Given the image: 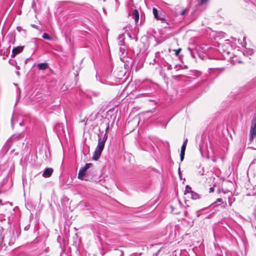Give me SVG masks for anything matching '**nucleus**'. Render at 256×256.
<instances>
[{
	"mask_svg": "<svg viewBox=\"0 0 256 256\" xmlns=\"http://www.w3.org/2000/svg\"><path fill=\"white\" fill-rule=\"evenodd\" d=\"M218 51L222 54L225 58H232L231 50H232V45L230 40H225L224 42H220L218 46Z\"/></svg>",
	"mask_w": 256,
	"mask_h": 256,
	"instance_id": "obj_1",
	"label": "nucleus"
},
{
	"mask_svg": "<svg viewBox=\"0 0 256 256\" xmlns=\"http://www.w3.org/2000/svg\"><path fill=\"white\" fill-rule=\"evenodd\" d=\"M106 140V134L103 136L102 138L98 140V146L95 149L94 152L93 154L92 159L94 160H98L100 158L101 154L104 150L105 142Z\"/></svg>",
	"mask_w": 256,
	"mask_h": 256,
	"instance_id": "obj_2",
	"label": "nucleus"
},
{
	"mask_svg": "<svg viewBox=\"0 0 256 256\" xmlns=\"http://www.w3.org/2000/svg\"><path fill=\"white\" fill-rule=\"evenodd\" d=\"M255 138H256V114L254 116L251 122L249 140L252 142Z\"/></svg>",
	"mask_w": 256,
	"mask_h": 256,
	"instance_id": "obj_3",
	"label": "nucleus"
},
{
	"mask_svg": "<svg viewBox=\"0 0 256 256\" xmlns=\"http://www.w3.org/2000/svg\"><path fill=\"white\" fill-rule=\"evenodd\" d=\"M124 34H120L118 36V44L120 46V50L123 53L125 51V47L124 46Z\"/></svg>",
	"mask_w": 256,
	"mask_h": 256,
	"instance_id": "obj_4",
	"label": "nucleus"
},
{
	"mask_svg": "<svg viewBox=\"0 0 256 256\" xmlns=\"http://www.w3.org/2000/svg\"><path fill=\"white\" fill-rule=\"evenodd\" d=\"M53 171L54 170L52 168H47L44 171L42 176L44 178H49L52 176Z\"/></svg>",
	"mask_w": 256,
	"mask_h": 256,
	"instance_id": "obj_5",
	"label": "nucleus"
},
{
	"mask_svg": "<svg viewBox=\"0 0 256 256\" xmlns=\"http://www.w3.org/2000/svg\"><path fill=\"white\" fill-rule=\"evenodd\" d=\"M24 46H17L13 48L12 50V57H14L17 54L22 52Z\"/></svg>",
	"mask_w": 256,
	"mask_h": 256,
	"instance_id": "obj_6",
	"label": "nucleus"
},
{
	"mask_svg": "<svg viewBox=\"0 0 256 256\" xmlns=\"http://www.w3.org/2000/svg\"><path fill=\"white\" fill-rule=\"evenodd\" d=\"M132 17L136 23H138L139 20V12L138 10H134L132 12Z\"/></svg>",
	"mask_w": 256,
	"mask_h": 256,
	"instance_id": "obj_7",
	"label": "nucleus"
},
{
	"mask_svg": "<svg viewBox=\"0 0 256 256\" xmlns=\"http://www.w3.org/2000/svg\"><path fill=\"white\" fill-rule=\"evenodd\" d=\"M186 146H184V145L182 144L181 147L180 154V158L181 162L183 161V160L184 159Z\"/></svg>",
	"mask_w": 256,
	"mask_h": 256,
	"instance_id": "obj_8",
	"label": "nucleus"
},
{
	"mask_svg": "<svg viewBox=\"0 0 256 256\" xmlns=\"http://www.w3.org/2000/svg\"><path fill=\"white\" fill-rule=\"evenodd\" d=\"M152 11H153V14L154 15V18L157 19V20H164V18H160L158 16V10H156V8H153L152 9Z\"/></svg>",
	"mask_w": 256,
	"mask_h": 256,
	"instance_id": "obj_9",
	"label": "nucleus"
},
{
	"mask_svg": "<svg viewBox=\"0 0 256 256\" xmlns=\"http://www.w3.org/2000/svg\"><path fill=\"white\" fill-rule=\"evenodd\" d=\"M86 174V171L81 168L78 172V178L79 179L82 180Z\"/></svg>",
	"mask_w": 256,
	"mask_h": 256,
	"instance_id": "obj_10",
	"label": "nucleus"
},
{
	"mask_svg": "<svg viewBox=\"0 0 256 256\" xmlns=\"http://www.w3.org/2000/svg\"><path fill=\"white\" fill-rule=\"evenodd\" d=\"M48 66L47 63H41L38 64V68L40 70H46Z\"/></svg>",
	"mask_w": 256,
	"mask_h": 256,
	"instance_id": "obj_11",
	"label": "nucleus"
},
{
	"mask_svg": "<svg viewBox=\"0 0 256 256\" xmlns=\"http://www.w3.org/2000/svg\"><path fill=\"white\" fill-rule=\"evenodd\" d=\"M20 135L14 134L7 141L6 144L10 145V142L14 140L19 138Z\"/></svg>",
	"mask_w": 256,
	"mask_h": 256,
	"instance_id": "obj_12",
	"label": "nucleus"
},
{
	"mask_svg": "<svg viewBox=\"0 0 256 256\" xmlns=\"http://www.w3.org/2000/svg\"><path fill=\"white\" fill-rule=\"evenodd\" d=\"M190 194H191V198L193 200H198L200 198V195L198 193H196L194 191H192L191 192Z\"/></svg>",
	"mask_w": 256,
	"mask_h": 256,
	"instance_id": "obj_13",
	"label": "nucleus"
},
{
	"mask_svg": "<svg viewBox=\"0 0 256 256\" xmlns=\"http://www.w3.org/2000/svg\"><path fill=\"white\" fill-rule=\"evenodd\" d=\"M192 191V190L191 187H190L188 185H186L185 188L184 194H189V193L190 194Z\"/></svg>",
	"mask_w": 256,
	"mask_h": 256,
	"instance_id": "obj_14",
	"label": "nucleus"
},
{
	"mask_svg": "<svg viewBox=\"0 0 256 256\" xmlns=\"http://www.w3.org/2000/svg\"><path fill=\"white\" fill-rule=\"evenodd\" d=\"M9 54V52H8V50H1L0 51V54L1 55H4V56H6L4 58V59H6V57L8 56V54Z\"/></svg>",
	"mask_w": 256,
	"mask_h": 256,
	"instance_id": "obj_15",
	"label": "nucleus"
},
{
	"mask_svg": "<svg viewBox=\"0 0 256 256\" xmlns=\"http://www.w3.org/2000/svg\"><path fill=\"white\" fill-rule=\"evenodd\" d=\"M44 250H40L38 251H36V250H34V254H38V256H45L44 254L43 253Z\"/></svg>",
	"mask_w": 256,
	"mask_h": 256,
	"instance_id": "obj_16",
	"label": "nucleus"
},
{
	"mask_svg": "<svg viewBox=\"0 0 256 256\" xmlns=\"http://www.w3.org/2000/svg\"><path fill=\"white\" fill-rule=\"evenodd\" d=\"M17 121V118L16 116H13L12 118V120H11V122H12V126L13 127L14 123Z\"/></svg>",
	"mask_w": 256,
	"mask_h": 256,
	"instance_id": "obj_17",
	"label": "nucleus"
},
{
	"mask_svg": "<svg viewBox=\"0 0 256 256\" xmlns=\"http://www.w3.org/2000/svg\"><path fill=\"white\" fill-rule=\"evenodd\" d=\"M42 38L44 39L48 40H51L52 38L46 33H44L42 34Z\"/></svg>",
	"mask_w": 256,
	"mask_h": 256,
	"instance_id": "obj_18",
	"label": "nucleus"
},
{
	"mask_svg": "<svg viewBox=\"0 0 256 256\" xmlns=\"http://www.w3.org/2000/svg\"><path fill=\"white\" fill-rule=\"evenodd\" d=\"M92 166V164L90 163L86 164L84 166L82 167V168L86 171L90 166Z\"/></svg>",
	"mask_w": 256,
	"mask_h": 256,
	"instance_id": "obj_19",
	"label": "nucleus"
},
{
	"mask_svg": "<svg viewBox=\"0 0 256 256\" xmlns=\"http://www.w3.org/2000/svg\"><path fill=\"white\" fill-rule=\"evenodd\" d=\"M181 50H182V49L180 48H179L178 49L176 50H174L175 55L176 56H178Z\"/></svg>",
	"mask_w": 256,
	"mask_h": 256,
	"instance_id": "obj_20",
	"label": "nucleus"
},
{
	"mask_svg": "<svg viewBox=\"0 0 256 256\" xmlns=\"http://www.w3.org/2000/svg\"><path fill=\"white\" fill-rule=\"evenodd\" d=\"M9 63L10 64H11L12 66H14L15 64V63H16V62L14 60H9Z\"/></svg>",
	"mask_w": 256,
	"mask_h": 256,
	"instance_id": "obj_21",
	"label": "nucleus"
},
{
	"mask_svg": "<svg viewBox=\"0 0 256 256\" xmlns=\"http://www.w3.org/2000/svg\"><path fill=\"white\" fill-rule=\"evenodd\" d=\"M26 206L28 209H30L32 208L31 204L29 203H27L26 204Z\"/></svg>",
	"mask_w": 256,
	"mask_h": 256,
	"instance_id": "obj_22",
	"label": "nucleus"
},
{
	"mask_svg": "<svg viewBox=\"0 0 256 256\" xmlns=\"http://www.w3.org/2000/svg\"><path fill=\"white\" fill-rule=\"evenodd\" d=\"M208 0H200V4L202 5L208 2Z\"/></svg>",
	"mask_w": 256,
	"mask_h": 256,
	"instance_id": "obj_23",
	"label": "nucleus"
},
{
	"mask_svg": "<svg viewBox=\"0 0 256 256\" xmlns=\"http://www.w3.org/2000/svg\"><path fill=\"white\" fill-rule=\"evenodd\" d=\"M222 202V203H223V200H222V198H218L216 201V202Z\"/></svg>",
	"mask_w": 256,
	"mask_h": 256,
	"instance_id": "obj_24",
	"label": "nucleus"
},
{
	"mask_svg": "<svg viewBox=\"0 0 256 256\" xmlns=\"http://www.w3.org/2000/svg\"><path fill=\"white\" fill-rule=\"evenodd\" d=\"M186 11V9H184V10H182V12H180V14L181 16H184L185 14Z\"/></svg>",
	"mask_w": 256,
	"mask_h": 256,
	"instance_id": "obj_25",
	"label": "nucleus"
},
{
	"mask_svg": "<svg viewBox=\"0 0 256 256\" xmlns=\"http://www.w3.org/2000/svg\"><path fill=\"white\" fill-rule=\"evenodd\" d=\"M214 190V188L213 187H211L210 188V192H212Z\"/></svg>",
	"mask_w": 256,
	"mask_h": 256,
	"instance_id": "obj_26",
	"label": "nucleus"
},
{
	"mask_svg": "<svg viewBox=\"0 0 256 256\" xmlns=\"http://www.w3.org/2000/svg\"><path fill=\"white\" fill-rule=\"evenodd\" d=\"M31 60V58H28L26 60H25V64H26L28 62L30 61Z\"/></svg>",
	"mask_w": 256,
	"mask_h": 256,
	"instance_id": "obj_27",
	"label": "nucleus"
},
{
	"mask_svg": "<svg viewBox=\"0 0 256 256\" xmlns=\"http://www.w3.org/2000/svg\"><path fill=\"white\" fill-rule=\"evenodd\" d=\"M187 142H188V138H186V139L184 140V143H183V144H183V145H184V146H186Z\"/></svg>",
	"mask_w": 256,
	"mask_h": 256,
	"instance_id": "obj_28",
	"label": "nucleus"
},
{
	"mask_svg": "<svg viewBox=\"0 0 256 256\" xmlns=\"http://www.w3.org/2000/svg\"><path fill=\"white\" fill-rule=\"evenodd\" d=\"M6 236H4L3 237V238H2V242H6Z\"/></svg>",
	"mask_w": 256,
	"mask_h": 256,
	"instance_id": "obj_29",
	"label": "nucleus"
},
{
	"mask_svg": "<svg viewBox=\"0 0 256 256\" xmlns=\"http://www.w3.org/2000/svg\"><path fill=\"white\" fill-rule=\"evenodd\" d=\"M2 187V186L0 185V194L2 192V191L1 190Z\"/></svg>",
	"mask_w": 256,
	"mask_h": 256,
	"instance_id": "obj_30",
	"label": "nucleus"
},
{
	"mask_svg": "<svg viewBox=\"0 0 256 256\" xmlns=\"http://www.w3.org/2000/svg\"><path fill=\"white\" fill-rule=\"evenodd\" d=\"M256 160V159H254L251 163V164H254L255 163V161Z\"/></svg>",
	"mask_w": 256,
	"mask_h": 256,
	"instance_id": "obj_31",
	"label": "nucleus"
},
{
	"mask_svg": "<svg viewBox=\"0 0 256 256\" xmlns=\"http://www.w3.org/2000/svg\"><path fill=\"white\" fill-rule=\"evenodd\" d=\"M120 256H123V254H124L123 252L120 251Z\"/></svg>",
	"mask_w": 256,
	"mask_h": 256,
	"instance_id": "obj_32",
	"label": "nucleus"
},
{
	"mask_svg": "<svg viewBox=\"0 0 256 256\" xmlns=\"http://www.w3.org/2000/svg\"><path fill=\"white\" fill-rule=\"evenodd\" d=\"M0 204L2 205V200H0Z\"/></svg>",
	"mask_w": 256,
	"mask_h": 256,
	"instance_id": "obj_33",
	"label": "nucleus"
},
{
	"mask_svg": "<svg viewBox=\"0 0 256 256\" xmlns=\"http://www.w3.org/2000/svg\"><path fill=\"white\" fill-rule=\"evenodd\" d=\"M222 192L224 194H226V192L225 191L223 190H222Z\"/></svg>",
	"mask_w": 256,
	"mask_h": 256,
	"instance_id": "obj_34",
	"label": "nucleus"
},
{
	"mask_svg": "<svg viewBox=\"0 0 256 256\" xmlns=\"http://www.w3.org/2000/svg\"><path fill=\"white\" fill-rule=\"evenodd\" d=\"M226 206V203L224 206V207H225Z\"/></svg>",
	"mask_w": 256,
	"mask_h": 256,
	"instance_id": "obj_35",
	"label": "nucleus"
},
{
	"mask_svg": "<svg viewBox=\"0 0 256 256\" xmlns=\"http://www.w3.org/2000/svg\"><path fill=\"white\" fill-rule=\"evenodd\" d=\"M19 124H20V125H21V124H21V122H19Z\"/></svg>",
	"mask_w": 256,
	"mask_h": 256,
	"instance_id": "obj_36",
	"label": "nucleus"
},
{
	"mask_svg": "<svg viewBox=\"0 0 256 256\" xmlns=\"http://www.w3.org/2000/svg\"><path fill=\"white\" fill-rule=\"evenodd\" d=\"M24 230H27V228H26H26H24Z\"/></svg>",
	"mask_w": 256,
	"mask_h": 256,
	"instance_id": "obj_37",
	"label": "nucleus"
},
{
	"mask_svg": "<svg viewBox=\"0 0 256 256\" xmlns=\"http://www.w3.org/2000/svg\"><path fill=\"white\" fill-rule=\"evenodd\" d=\"M153 110H150V112H153Z\"/></svg>",
	"mask_w": 256,
	"mask_h": 256,
	"instance_id": "obj_38",
	"label": "nucleus"
},
{
	"mask_svg": "<svg viewBox=\"0 0 256 256\" xmlns=\"http://www.w3.org/2000/svg\"><path fill=\"white\" fill-rule=\"evenodd\" d=\"M180 168H178V172H180Z\"/></svg>",
	"mask_w": 256,
	"mask_h": 256,
	"instance_id": "obj_39",
	"label": "nucleus"
}]
</instances>
